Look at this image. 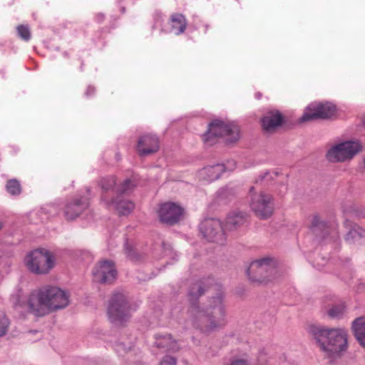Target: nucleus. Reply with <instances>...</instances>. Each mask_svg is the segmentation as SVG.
<instances>
[{
    "label": "nucleus",
    "mask_w": 365,
    "mask_h": 365,
    "mask_svg": "<svg viewBox=\"0 0 365 365\" xmlns=\"http://www.w3.org/2000/svg\"><path fill=\"white\" fill-rule=\"evenodd\" d=\"M116 269L110 260L100 262L93 270V280L101 284H110L116 278Z\"/></svg>",
    "instance_id": "12"
},
{
    "label": "nucleus",
    "mask_w": 365,
    "mask_h": 365,
    "mask_svg": "<svg viewBox=\"0 0 365 365\" xmlns=\"http://www.w3.org/2000/svg\"><path fill=\"white\" fill-rule=\"evenodd\" d=\"M307 331L316 340L324 357L331 360L336 359L347 348V334L344 329L310 325Z\"/></svg>",
    "instance_id": "3"
},
{
    "label": "nucleus",
    "mask_w": 365,
    "mask_h": 365,
    "mask_svg": "<svg viewBox=\"0 0 365 365\" xmlns=\"http://www.w3.org/2000/svg\"><path fill=\"white\" fill-rule=\"evenodd\" d=\"M218 138H224L227 143H234L240 138V130L235 124H226L220 120L212 121L204 135V140L209 145L215 143Z\"/></svg>",
    "instance_id": "5"
},
{
    "label": "nucleus",
    "mask_w": 365,
    "mask_h": 365,
    "mask_svg": "<svg viewBox=\"0 0 365 365\" xmlns=\"http://www.w3.org/2000/svg\"><path fill=\"white\" fill-rule=\"evenodd\" d=\"M133 309L123 293H114L109 300L107 314L109 321L115 326H123L131 317Z\"/></svg>",
    "instance_id": "4"
},
{
    "label": "nucleus",
    "mask_w": 365,
    "mask_h": 365,
    "mask_svg": "<svg viewBox=\"0 0 365 365\" xmlns=\"http://www.w3.org/2000/svg\"><path fill=\"white\" fill-rule=\"evenodd\" d=\"M267 362V360L266 358V355H265V354L262 352L259 354L258 359H257V361L255 364V365H266Z\"/></svg>",
    "instance_id": "34"
},
{
    "label": "nucleus",
    "mask_w": 365,
    "mask_h": 365,
    "mask_svg": "<svg viewBox=\"0 0 365 365\" xmlns=\"http://www.w3.org/2000/svg\"><path fill=\"white\" fill-rule=\"evenodd\" d=\"M227 365H250V364L246 359H232Z\"/></svg>",
    "instance_id": "33"
},
{
    "label": "nucleus",
    "mask_w": 365,
    "mask_h": 365,
    "mask_svg": "<svg viewBox=\"0 0 365 365\" xmlns=\"http://www.w3.org/2000/svg\"><path fill=\"white\" fill-rule=\"evenodd\" d=\"M236 163L234 160L227 161L226 164H216L205 167L200 170V177L207 181H214L220 178L225 171H232Z\"/></svg>",
    "instance_id": "14"
},
{
    "label": "nucleus",
    "mask_w": 365,
    "mask_h": 365,
    "mask_svg": "<svg viewBox=\"0 0 365 365\" xmlns=\"http://www.w3.org/2000/svg\"><path fill=\"white\" fill-rule=\"evenodd\" d=\"M88 198L83 197L81 199H74L68 202L63 210V216L67 220H72L78 217L81 213L88 207Z\"/></svg>",
    "instance_id": "16"
},
{
    "label": "nucleus",
    "mask_w": 365,
    "mask_h": 365,
    "mask_svg": "<svg viewBox=\"0 0 365 365\" xmlns=\"http://www.w3.org/2000/svg\"><path fill=\"white\" fill-rule=\"evenodd\" d=\"M346 226L349 228L348 233L346 235V240L349 242H354L356 240L365 237V230L362 229L356 224H352L346 220Z\"/></svg>",
    "instance_id": "21"
},
{
    "label": "nucleus",
    "mask_w": 365,
    "mask_h": 365,
    "mask_svg": "<svg viewBox=\"0 0 365 365\" xmlns=\"http://www.w3.org/2000/svg\"><path fill=\"white\" fill-rule=\"evenodd\" d=\"M267 175H268V173H266L264 174V175H263V176H262V177H261V180H262V179H264V178H266L267 177Z\"/></svg>",
    "instance_id": "40"
},
{
    "label": "nucleus",
    "mask_w": 365,
    "mask_h": 365,
    "mask_svg": "<svg viewBox=\"0 0 365 365\" xmlns=\"http://www.w3.org/2000/svg\"><path fill=\"white\" fill-rule=\"evenodd\" d=\"M19 36L25 41H29L31 39V34L30 29L28 25H19L16 28Z\"/></svg>",
    "instance_id": "27"
},
{
    "label": "nucleus",
    "mask_w": 365,
    "mask_h": 365,
    "mask_svg": "<svg viewBox=\"0 0 365 365\" xmlns=\"http://www.w3.org/2000/svg\"><path fill=\"white\" fill-rule=\"evenodd\" d=\"M353 330L359 343L365 347V317L357 318L354 321Z\"/></svg>",
    "instance_id": "22"
},
{
    "label": "nucleus",
    "mask_w": 365,
    "mask_h": 365,
    "mask_svg": "<svg viewBox=\"0 0 365 365\" xmlns=\"http://www.w3.org/2000/svg\"><path fill=\"white\" fill-rule=\"evenodd\" d=\"M228 190H229V189L227 187L222 188L221 190H220L218 191V195L220 196L223 197L225 195L226 192H228Z\"/></svg>",
    "instance_id": "38"
},
{
    "label": "nucleus",
    "mask_w": 365,
    "mask_h": 365,
    "mask_svg": "<svg viewBox=\"0 0 365 365\" xmlns=\"http://www.w3.org/2000/svg\"><path fill=\"white\" fill-rule=\"evenodd\" d=\"M246 218L245 212L233 211L227 215L225 227L228 230H235L245 224Z\"/></svg>",
    "instance_id": "18"
},
{
    "label": "nucleus",
    "mask_w": 365,
    "mask_h": 365,
    "mask_svg": "<svg viewBox=\"0 0 365 365\" xmlns=\"http://www.w3.org/2000/svg\"><path fill=\"white\" fill-rule=\"evenodd\" d=\"M358 291L361 292H365V283H360L358 285Z\"/></svg>",
    "instance_id": "39"
},
{
    "label": "nucleus",
    "mask_w": 365,
    "mask_h": 365,
    "mask_svg": "<svg viewBox=\"0 0 365 365\" xmlns=\"http://www.w3.org/2000/svg\"><path fill=\"white\" fill-rule=\"evenodd\" d=\"M255 187L250 189V206L253 212L259 218L265 220L269 217L274 211L273 198L269 194L261 192L254 193Z\"/></svg>",
    "instance_id": "9"
},
{
    "label": "nucleus",
    "mask_w": 365,
    "mask_h": 365,
    "mask_svg": "<svg viewBox=\"0 0 365 365\" xmlns=\"http://www.w3.org/2000/svg\"><path fill=\"white\" fill-rule=\"evenodd\" d=\"M276 272L275 263L270 258L254 261L247 269L249 279L258 283H265L271 280Z\"/></svg>",
    "instance_id": "7"
},
{
    "label": "nucleus",
    "mask_w": 365,
    "mask_h": 365,
    "mask_svg": "<svg viewBox=\"0 0 365 365\" xmlns=\"http://www.w3.org/2000/svg\"><path fill=\"white\" fill-rule=\"evenodd\" d=\"M159 150V139L153 134L142 135L138 142L137 150L140 155L145 156Z\"/></svg>",
    "instance_id": "15"
},
{
    "label": "nucleus",
    "mask_w": 365,
    "mask_h": 365,
    "mask_svg": "<svg viewBox=\"0 0 365 365\" xmlns=\"http://www.w3.org/2000/svg\"><path fill=\"white\" fill-rule=\"evenodd\" d=\"M6 190L12 195H19L21 192V187L19 182L15 179L10 180L6 183Z\"/></svg>",
    "instance_id": "25"
},
{
    "label": "nucleus",
    "mask_w": 365,
    "mask_h": 365,
    "mask_svg": "<svg viewBox=\"0 0 365 365\" xmlns=\"http://www.w3.org/2000/svg\"><path fill=\"white\" fill-rule=\"evenodd\" d=\"M282 120L283 117L278 110H272L262 118V127L267 132H272L282 125Z\"/></svg>",
    "instance_id": "17"
},
{
    "label": "nucleus",
    "mask_w": 365,
    "mask_h": 365,
    "mask_svg": "<svg viewBox=\"0 0 365 365\" xmlns=\"http://www.w3.org/2000/svg\"><path fill=\"white\" fill-rule=\"evenodd\" d=\"M200 230L203 237L208 241L223 244L225 233L221 222L216 219H206L201 222Z\"/></svg>",
    "instance_id": "11"
},
{
    "label": "nucleus",
    "mask_w": 365,
    "mask_h": 365,
    "mask_svg": "<svg viewBox=\"0 0 365 365\" xmlns=\"http://www.w3.org/2000/svg\"><path fill=\"white\" fill-rule=\"evenodd\" d=\"M345 311V307L343 304H337L333 306L331 308H330L327 314L331 318H338L341 317Z\"/></svg>",
    "instance_id": "28"
},
{
    "label": "nucleus",
    "mask_w": 365,
    "mask_h": 365,
    "mask_svg": "<svg viewBox=\"0 0 365 365\" xmlns=\"http://www.w3.org/2000/svg\"><path fill=\"white\" fill-rule=\"evenodd\" d=\"M10 327V320L4 314H0V337L4 336L8 332Z\"/></svg>",
    "instance_id": "29"
},
{
    "label": "nucleus",
    "mask_w": 365,
    "mask_h": 365,
    "mask_svg": "<svg viewBox=\"0 0 365 365\" xmlns=\"http://www.w3.org/2000/svg\"><path fill=\"white\" fill-rule=\"evenodd\" d=\"M134 186L133 182L130 180H126L117 188L118 193L123 194L128 192Z\"/></svg>",
    "instance_id": "30"
},
{
    "label": "nucleus",
    "mask_w": 365,
    "mask_h": 365,
    "mask_svg": "<svg viewBox=\"0 0 365 365\" xmlns=\"http://www.w3.org/2000/svg\"><path fill=\"white\" fill-rule=\"evenodd\" d=\"M222 287L212 277L194 283L188 296L192 305L188 311V323L195 329L207 333L224 327L226 313Z\"/></svg>",
    "instance_id": "1"
},
{
    "label": "nucleus",
    "mask_w": 365,
    "mask_h": 365,
    "mask_svg": "<svg viewBox=\"0 0 365 365\" xmlns=\"http://www.w3.org/2000/svg\"><path fill=\"white\" fill-rule=\"evenodd\" d=\"M182 213L183 209L173 202H165L161 205L158 210L160 220L170 225L178 222Z\"/></svg>",
    "instance_id": "13"
},
{
    "label": "nucleus",
    "mask_w": 365,
    "mask_h": 365,
    "mask_svg": "<svg viewBox=\"0 0 365 365\" xmlns=\"http://www.w3.org/2000/svg\"><path fill=\"white\" fill-rule=\"evenodd\" d=\"M125 252L127 257L130 258L131 260H136L138 259L134 247H133L132 245H130L128 242H126L125 244Z\"/></svg>",
    "instance_id": "31"
},
{
    "label": "nucleus",
    "mask_w": 365,
    "mask_h": 365,
    "mask_svg": "<svg viewBox=\"0 0 365 365\" xmlns=\"http://www.w3.org/2000/svg\"><path fill=\"white\" fill-rule=\"evenodd\" d=\"M160 365H176V360L173 356H166L163 358Z\"/></svg>",
    "instance_id": "32"
},
{
    "label": "nucleus",
    "mask_w": 365,
    "mask_h": 365,
    "mask_svg": "<svg viewBox=\"0 0 365 365\" xmlns=\"http://www.w3.org/2000/svg\"><path fill=\"white\" fill-rule=\"evenodd\" d=\"M70 294L57 287H44L31 293L28 304L30 311L36 316H44L51 312L66 307Z\"/></svg>",
    "instance_id": "2"
},
{
    "label": "nucleus",
    "mask_w": 365,
    "mask_h": 365,
    "mask_svg": "<svg viewBox=\"0 0 365 365\" xmlns=\"http://www.w3.org/2000/svg\"><path fill=\"white\" fill-rule=\"evenodd\" d=\"M107 205L116 210L120 215H127L134 209L133 202L129 200L120 199V197H117L116 199L111 200L110 202H107Z\"/></svg>",
    "instance_id": "19"
},
{
    "label": "nucleus",
    "mask_w": 365,
    "mask_h": 365,
    "mask_svg": "<svg viewBox=\"0 0 365 365\" xmlns=\"http://www.w3.org/2000/svg\"><path fill=\"white\" fill-rule=\"evenodd\" d=\"M155 344L156 346L165 349L167 351H174L178 349L176 342L173 339L170 334H157Z\"/></svg>",
    "instance_id": "23"
},
{
    "label": "nucleus",
    "mask_w": 365,
    "mask_h": 365,
    "mask_svg": "<svg viewBox=\"0 0 365 365\" xmlns=\"http://www.w3.org/2000/svg\"><path fill=\"white\" fill-rule=\"evenodd\" d=\"M116 184V180L114 176H107L101 180L100 185L103 191L111 190Z\"/></svg>",
    "instance_id": "26"
},
{
    "label": "nucleus",
    "mask_w": 365,
    "mask_h": 365,
    "mask_svg": "<svg viewBox=\"0 0 365 365\" xmlns=\"http://www.w3.org/2000/svg\"><path fill=\"white\" fill-rule=\"evenodd\" d=\"M310 227L316 235H318L319 230L327 232V225L325 222L321 220L318 215L312 217Z\"/></svg>",
    "instance_id": "24"
},
{
    "label": "nucleus",
    "mask_w": 365,
    "mask_h": 365,
    "mask_svg": "<svg viewBox=\"0 0 365 365\" xmlns=\"http://www.w3.org/2000/svg\"><path fill=\"white\" fill-rule=\"evenodd\" d=\"M28 269L37 274H48L55 265L53 255L45 249H38L30 252L25 258Z\"/></svg>",
    "instance_id": "6"
},
{
    "label": "nucleus",
    "mask_w": 365,
    "mask_h": 365,
    "mask_svg": "<svg viewBox=\"0 0 365 365\" xmlns=\"http://www.w3.org/2000/svg\"><path fill=\"white\" fill-rule=\"evenodd\" d=\"M94 92H95V88L92 86H88L86 90V96H89L91 94L94 93Z\"/></svg>",
    "instance_id": "37"
},
{
    "label": "nucleus",
    "mask_w": 365,
    "mask_h": 365,
    "mask_svg": "<svg viewBox=\"0 0 365 365\" xmlns=\"http://www.w3.org/2000/svg\"><path fill=\"white\" fill-rule=\"evenodd\" d=\"M336 113V107L330 103H312L309 105L300 118L302 122L315 119H327Z\"/></svg>",
    "instance_id": "10"
},
{
    "label": "nucleus",
    "mask_w": 365,
    "mask_h": 365,
    "mask_svg": "<svg viewBox=\"0 0 365 365\" xmlns=\"http://www.w3.org/2000/svg\"><path fill=\"white\" fill-rule=\"evenodd\" d=\"M105 19V15L102 13H98L96 15V20L98 22V23H101L104 21Z\"/></svg>",
    "instance_id": "36"
},
{
    "label": "nucleus",
    "mask_w": 365,
    "mask_h": 365,
    "mask_svg": "<svg viewBox=\"0 0 365 365\" xmlns=\"http://www.w3.org/2000/svg\"><path fill=\"white\" fill-rule=\"evenodd\" d=\"M287 191V185L285 183H281L279 185L278 193L279 195H284Z\"/></svg>",
    "instance_id": "35"
},
{
    "label": "nucleus",
    "mask_w": 365,
    "mask_h": 365,
    "mask_svg": "<svg viewBox=\"0 0 365 365\" xmlns=\"http://www.w3.org/2000/svg\"><path fill=\"white\" fill-rule=\"evenodd\" d=\"M170 25L172 31L176 35H180L185 31L187 21L182 14H173L170 16Z\"/></svg>",
    "instance_id": "20"
},
{
    "label": "nucleus",
    "mask_w": 365,
    "mask_h": 365,
    "mask_svg": "<svg viewBox=\"0 0 365 365\" xmlns=\"http://www.w3.org/2000/svg\"><path fill=\"white\" fill-rule=\"evenodd\" d=\"M361 150L355 141H344L332 145L326 153V158L331 163H343L351 160Z\"/></svg>",
    "instance_id": "8"
}]
</instances>
